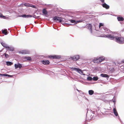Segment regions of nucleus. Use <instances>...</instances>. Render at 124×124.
<instances>
[{"label": "nucleus", "mask_w": 124, "mask_h": 124, "mask_svg": "<svg viewBox=\"0 0 124 124\" xmlns=\"http://www.w3.org/2000/svg\"><path fill=\"white\" fill-rule=\"evenodd\" d=\"M101 37H106L109 38L111 39H113L120 44L124 43V39L122 37H118V36L114 37V36L112 35L111 34L105 35L104 36L103 35H101Z\"/></svg>", "instance_id": "1"}, {"label": "nucleus", "mask_w": 124, "mask_h": 124, "mask_svg": "<svg viewBox=\"0 0 124 124\" xmlns=\"http://www.w3.org/2000/svg\"><path fill=\"white\" fill-rule=\"evenodd\" d=\"M53 18L54 21H57V22H61L62 21V18L60 17L55 16L53 17Z\"/></svg>", "instance_id": "2"}, {"label": "nucleus", "mask_w": 124, "mask_h": 124, "mask_svg": "<svg viewBox=\"0 0 124 124\" xmlns=\"http://www.w3.org/2000/svg\"><path fill=\"white\" fill-rule=\"evenodd\" d=\"M49 57L50 59H60L61 58V56H60L58 55H49Z\"/></svg>", "instance_id": "3"}, {"label": "nucleus", "mask_w": 124, "mask_h": 124, "mask_svg": "<svg viewBox=\"0 0 124 124\" xmlns=\"http://www.w3.org/2000/svg\"><path fill=\"white\" fill-rule=\"evenodd\" d=\"M80 58L79 56L78 55H76L73 57H71V58L73 61H76L78 60Z\"/></svg>", "instance_id": "4"}, {"label": "nucleus", "mask_w": 124, "mask_h": 124, "mask_svg": "<svg viewBox=\"0 0 124 124\" xmlns=\"http://www.w3.org/2000/svg\"><path fill=\"white\" fill-rule=\"evenodd\" d=\"M32 16L31 15H19L18 16V17H25V18H29V17H32Z\"/></svg>", "instance_id": "5"}, {"label": "nucleus", "mask_w": 124, "mask_h": 124, "mask_svg": "<svg viewBox=\"0 0 124 124\" xmlns=\"http://www.w3.org/2000/svg\"><path fill=\"white\" fill-rule=\"evenodd\" d=\"M87 27H88V29L90 30L91 32L92 33V24H87Z\"/></svg>", "instance_id": "6"}, {"label": "nucleus", "mask_w": 124, "mask_h": 124, "mask_svg": "<svg viewBox=\"0 0 124 124\" xmlns=\"http://www.w3.org/2000/svg\"><path fill=\"white\" fill-rule=\"evenodd\" d=\"M102 7L105 8L106 9H108L109 8V5H107L105 3H104L102 4Z\"/></svg>", "instance_id": "7"}, {"label": "nucleus", "mask_w": 124, "mask_h": 124, "mask_svg": "<svg viewBox=\"0 0 124 124\" xmlns=\"http://www.w3.org/2000/svg\"><path fill=\"white\" fill-rule=\"evenodd\" d=\"M42 63L45 65H48L50 63L49 61L48 60L44 61H42Z\"/></svg>", "instance_id": "8"}, {"label": "nucleus", "mask_w": 124, "mask_h": 124, "mask_svg": "<svg viewBox=\"0 0 124 124\" xmlns=\"http://www.w3.org/2000/svg\"><path fill=\"white\" fill-rule=\"evenodd\" d=\"M98 59L99 62H101L102 61L104 60L105 59V58L103 57H99L98 58Z\"/></svg>", "instance_id": "9"}, {"label": "nucleus", "mask_w": 124, "mask_h": 124, "mask_svg": "<svg viewBox=\"0 0 124 124\" xmlns=\"http://www.w3.org/2000/svg\"><path fill=\"white\" fill-rule=\"evenodd\" d=\"M113 111L115 115L116 116H118V114L115 108H113Z\"/></svg>", "instance_id": "10"}, {"label": "nucleus", "mask_w": 124, "mask_h": 124, "mask_svg": "<svg viewBox=\"0 0 124 124\" xmlns=\"http://www.w3.org/2000/svg\"><path fill=\"white\" fill-rule=\"evenodd\" d=\"M101 76L103 77L109 78V76L106 74H101Z\"/></svg>", "instance_id": "11"}, {"label": "nucleus", "mask_w": 124, "mask_h": 124, "mask_svg": "<svg viewBox=\"0 0 124 124\" xmlns=\"http://www.w3.org/2000/svg\"><path fill=\"white\" fill-rule=\"evenodd\" d=\"M23 59L25 60L30 61L31 60V58L29 57H25L23 58Z\"/></svg>", "instance_id": "12"}, {"label": "nucleus", "mask_w": 124, "mask_h": 124, "mask_svg": "<svg viewBox=\"0 0 124 124\" xmlns=\"http://www.w3.org/2000/svg\"><path fill=\"white\" fill-rule=\"evenodd\" d=\"M71 69L72 70H76L78 72H79L81 71V70L80 69L78 68H76L75 67H72L71 68Z\"/></svg>", "instance_id": "13"}, {"label": "nucleus", "mask_w": 124, "mask_h": 124, "mask_svg": "<svg viewBox=\"0 0 124 124\" xmlns=\"http://www.w3.org/2000/svg\"><path fill=\"white\" fill-rule=\"evenodd\" d=\"M1 45L4 47H5L6 49L7 48H8L9 47H8V46L5 43L2 42L1 43Z\"/></svg>", "instance_id": "14"}, {"label": "nucleus", "mask_w": 124, "mask_h": 124, "mask_svg": "<svg viewBox=\"0 0 124 124\" xmlns=\"http://www.w3.org/2000/svg\"><path fill=\"white\" fill-rule=\"evenodd\" d=\"M117 19L118 21H122L124 20V19L122 17H118Z\"/></svg>", "instance_id": "15"}, {"label": "nucleus", "mask_w": 124, "mask_h": 124, "mask_svg": "<svg viewBox=\"0 0 124 124\" xmlns=\"http://www.w3.org/2000/svg\"><path fill=\"white\" fill-rule=\"evenodd\" d=\"M2 33L5 35H6L8 34V31L6 29H5L2 31Z\"/></svg>", "instance_id": "16"}, {"label": "nucleus", "mask_w": 124, "mask_h": 124, "mask_svg": "<svg viewBox=\"0 0 124 124\" xmlns=\"http://www.w3.org/2000/svg\"><path fill=\"white\" fill-rule=\"evenodd\" d=\"M9 47L8 48H7L6 49L7 50H9L10 51H12L14 50V48L13 47H9Z\"/></svg>", "instance_id": "17"}, {"label": "nucleus", "mask_w": 124, "mask_h": 124, "mask_svg": "<svg viewBox=\"0 0 124 124\" xmlns=\"http://www.w3.org/2000/svg\"><path fill=\"white\" fill-rule=\"evenodd\" d=\"M99 61L98 60V58H94L93 60V61L94 63H99Z\"/></svg>", "instance_id": "18"}, {"label": "nucleus", "mask_w": 124, "mask_h": 124, "mask_svg": "<svg viewBox=\"0 0 124 124\" xmlns=\"http://www.w3.org/2000/svg\"><path fill=\"white\" fill-rule=\"evenodd\" d=\"M43 13L45 15H46L47 14V12L46 9H44L43 10Z\"/></svg>", "instance_id": "19"}, {"label": "nucleus", "mask_w": 124, "mask_h": 124, "mask_svg": "<svg viewBox=\"0 0 124 124\" xmlns=\"http://www.w3.org/2000/svg\"><path fill=\"white\" fill-rule=\"evenodd\" d=\"M19 53L22 54H27V53L26 50H23L19 52Z\"/></svg>", "instance_id": "20"}, {"label": "nucleus", "mask_w": 124, "mask_h": 124, "mask_svg": "<svg viewBox=\"0 0 124 124\" xmlns=\"http://www.w3.org/2000/svg\"><path fill=\"white\" fill-rule=\"evenodd\" d=\"M6 63L7 65L8 66L11 65L13 64L12 62H6Z\"/></svg>", "instance_id": "21"}, {"label": "nucleus", "mask_w": 124, "mask_h": 124, "mask_svg": "<svg viewBox=\"0 0 124 124\" xmlns=\"http://www.w3.org/2000/svg\"><path fill=\"white\" fill-rule=\"evenodd\" d=\"M90 95H92L94 93V91L92 90H90L88 91Z\"/></svg>", "instance_id": "22"}, {"label": "nucleus", "mask_w": 124, "mask_h": 124, "mask_svg": "<svg viewBox=\"0 0 124 124\" xmlns=\"http://www.w3.org/2000/svg\"><path fill=\"white\" fill-rule=\"evenodd\" d=\"M93 81H96L98 80V78L97 77H94L93 78Z\"/></svg>", "instance_id": "23"}, {"label": "nucleus", "mask_w": 124, "mask_h": 124, "mask_svg": "<svg viewBox=\"0 0 124 124\" xmlns=\"http://www.w3.org/2000/svg\"><path fill=\"white\" fill-rule=\"evenodd\" d=\"M88 80L89 81H91L93 79L91 77H89L87 78Z\"/></svg>", "instance_id": "24"}, {"label": "nucleus", "mask_w": 124, "mask_h": 124, "mask_svg": "<svg viewBox=\"0 0 124 124\" xmlns=\"http://www.w3.org/2000/svg\"><path fill=\"white\" fill-rule=\"evenodd\" d=\"M29 4H28V3H25L24 4V5L25 6L27 7H30V5H29Z\"/></svg>", "instance_id": "25"}, {"label": "nucleus", "mask_w": 124, "mask_h": 124, "mask_svg": "<svg viewBox=\"0 0 124 124\" xmlns=\"http://www.w3.org/2000/svg\"><path fill=\"white\" fill-rule=\"evenodd\" d=\"M18 68H21L22 67V65L21 64L18 63Z\"/></svg>", "instance_id": "26"}, {"label": "nucleus", "mask_w": 124, "mask_h": 124, "mask_svg": "<svg viewBox=\"0 0 124 124\" xmlns=\"http://www.w3.org/2000/svg\"><path fill=\"white\" fill-rule=\"evenodd\" d=\"M4 54L5 55V56L6 58H8L9 56V55L6 53Z\"/></svg>", "instance_id": "27"}, {"label": "nucleus", "mask_w": 124, "mask_h": 124, "mask_svg": "<svg viewBox=\"0 0 124 124\" xmlns=\"http://www.w3.org/2000/svg\"><path fill=\"white\" fill-rule=\"evenodd\" d=\"M0 75H1L2 76H9V75H8L7 74H0Z\"/></svg>", "instance_id": "28"}, {"label": "nucleus", "mask_w": 124, "mask_h": 124, "mask_svg": "<svg viewBox=\"0 0 124 124\" xmlns=\"http://www.w3.org/2000/svg\"><path fill=\"white\" fill-rule=\"evenodd\" d=\"M103 24L102 23H100L99 25V28H100L101 27L103 26Z\"/></svg>", "instance_id": "29"}, {"label": "nucleus", "mask_w": 124, "mask_h": 124, "mask_svg": "<svg viewBox=\"0 0 124 124\" xmlns=\"http://www.w3.org/2000/svg\"><path fill=\"white\" fill-rule=\"evenodd\" d=\"M0 17L4 18L5 16H4L1 14H0Z\"/></svg>", "instance_id": "30"}, {"label": "nucleus", "mask_w": 124, "mask_h": 124, "mask_svg": "<svg viewBox=\"0 0 124 124\" xmlns=\"http://www.w3.org/2000/svg\"><path fill=\"white\" fill-rule=\"evenodd\" d=\"M30 7H31L33 8H36V7L35 6L32 5H30Z\"/></svg>", "instance_id": "31"}, {"label": "nucleus", "mask_w": 124, "mask_h": 124, "mask_svg": "<svg viewBox=\"0 0 124 124\" xmlns=\"http://www.w3.org/2000/svg\"><path fill=\"white\" fill-rule=\"evenodd\" d=\"M15 67L16 69H17L18 68V64H15Z\"/></svg>", "instance_id": "32"}, {"label": "nucleus", "mask_w": 124, "mask_h": 124, "mask_svg": "<svg viewBox=\"0 0 124 124\" xmlns=\"http://www.w3.org/2000/svg\"><path fill=\"white\" fill-rule=\"evenodd\" d=\"M72 23H74L75 22V20H71L70 21Z\"/></svg>", "instance_id": "33"}, {"label": "nucleus", "mask_w": 124, "mask_h": 124, "mask_svg": "<svg viewBox=\"0 0 124 124\" xmlns=\"http://www.w3.org/2000/svg\"><path fill=\"white\" fill-rule=\"evenodd\" d=\"M102 3H104V0H100Z\"/></svg>", "instance_id": "34"}, {"label": "nucleus", "mask_w": 124, "mask_h": 124, "mask_svg": "<svg viewBox=\"0 0 124 124\" xmlns=\"http://www.w3.org/2000/svg\"><path fill=\"white\" fill-rule=\"evenodd\" d=\"M80 22H81L80 20L77 21V22L76 23V24L77 23H79Z\"/></svg>", "instance_id": "35"}, {"label": "nucleus", "mask_w": 124, "mask_h": 124, "mask_svg": "<svg viewBox=\"0 0 124 124\" xmlns=\"http://www.w3.org/2000/svg\"><path fill=\"white\" fill-rule=\"evenodd\" d=\"M122 62L123 63H124V60Z\"/></svg>", "instance_id": "36"}, {"label": "nucleus", "mask_w": 124, "mask_h": 124, "mask_svg": "<svg viewBox=\"0 0 124 124\" xmlns=\"http://www.w3.org/2000/svg\"><path fill=\"white\" fill-rule=\"evenodd\" d=\"M78 90V92H79V91L78 90Z\"/></svg>", "instance_id": "37"}]
</instances>
